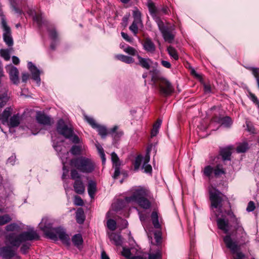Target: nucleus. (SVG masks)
<instances>
[{
  "label": "nucleus",
  "mask_w": 259,
  "mask_h": 259,
  "mask_svg": "<svg viewBox=\"0 0 259 259\" xmlns=\"http://www.w3.org/2000/svg\"><path fill=\"white\" fill-rule=\"evenodd\" d=\"M12 51L13 49L12 48L9 49H2L0 51V55L6 60L8 61L10 59V53Z\"/></svg>",
  "instance_id": "ea45409f"
},
{
  "label": "nucleus",
  "mask_w": 259,
  "mask_h": 259,
  "mask_svg": "<svg viewBox=\"0 0 259 259\" xmlns=\"http://www.w3.org/2000/svg\"><path fill=\"white\" fill-rule=\"evenodd\" d=\"M40 229L43 231L45 234L51 239L55 241L58 238L61 242L67 246L70 244V238L65 230L61 227L52 228V224L48 218H43L39 224Z\"/></svg>",
  "instance_id": "f03ea898"
},
{
  "label": "nucleus",
  "mask_w": 259,
  "mask_h": 259,
  "mask_svg": "<svg viewBox=\"0 0 259 259\" xmlns=\"http://www.w3.org/2000/svg\"><path fill=\"white\" fill-rule=\"evenodd\" d=\"M217 122L226 127H230L232 124L231 118L227 116L219 118Z\"/></svg>",
  "instance_id": "bb28decb"
},
{
  "label": "nucleus",
  "mask_w": 259,
  "mask_h": 259,
  "mask_svg": "<svg viewBox=\"0 0 259 259\" xmlns=\"http://www.w3.org/2000/svg\"><path fill=\"white\" fill-rule=\"evenodd\" d=\"M107 225L109 229L112 231H114L116 228V223L112 219H109L108 220Z\"/></svg>",
  "instance_id": "de8ad7c7"
},
{
  "label": "nucleus",
  "mask_w": 259,
  "mask_h": 259,
  "mask_svg": "<svg viewBox=\"0 0 259 259\" xmlns=\"http://www.w3.org/2000/svg\"><path fill=\"white\" fill-rule=\"evenodd\" d=\"M109 238L116 245L118 246L121 244L122 240L120 235L112 233L109 235Z\"/></svg>",
  "instance_id": "c85d7f7f"
},
{
  "label": "nucleus",
  "mask_w": 259,
  "mask_h": 259,
  "mask_svg": "<svg viewBox=\"0 0 259 259\" xmlns=\"http://www.w3.org/2000/svg\"><path fill=\"white\" fill-rule=\"evenodd\" d=\"M209 200L210 206L212 208H221L223 206L222 202L223 194L216 187H211L209 189Z\"/></svg>",
  "instance_id": "0eeeda50"
},
{
  "label": "nucleus",
  "mask_w": 259,
  "mask_h": 259,
  "mask_svg": "<svg viewBox=\"0 0 259 259\" xmlns=\"http://www.w3.org/2000/svg\"><path fill=\"white\" fill-rule=\"evenodd\" d=\"M70 164L83 173H91L96 167V163L92 159L84 156L72 159Z\"/></svg>",
  "instance_id": "7ed1b4c3"
},
{
  "label": "nucleus",
  "mask_w": 259,
  "mask_h": 259,
  "mask_svg": "<svg viewBox=\"0 0 259 259\" xmlns=\"http://www.w3.org/2000/svg\"><path fill=\"white\" fill-rule=\"evenodd\" d=\"M246 125L248 132L252 134L255 133V128L253 126L250 125L248 123H246Z\"/></svg>",
  "instance_id": "69168bd1"
},
{
  "label": "nucleus",
  "mask_w": 259,
  "mask_h": 259,
  "mask_svg": "<svg viewBox=\"0 0 259 259\" xmlns=\"http://www.w3.org/2000/svg\"><path fill=\"white\" fill-rule=\"evenodd\" d=\"M72 241L73 244L78 249L81 248V246L83 243V239L80 234H77L74 235L72 238Z\"/></svg>",
  "instance_id": "393cba45"
},
{
  "label": "nucleus",
  "mask_w": 259,
  "mask_h": 259,
  "mask_svg": "<svg viewBox=\"0 0 259 259\" xmlns=\"http://www.w3.org/2000/svg\"><path fill=\"white\" fill-rule=\"evenodd\" d=\"M151 219L152 224L155 228H159L160 225L158 222V217L157 213L156 211H153L151 214Z\"/></svg>",
  "instance_id": "a19ab883"
},
{
  "label": "nucleus",
  "mask_w": 259,
  "mask_h": 259,
  "mask_svg": "<svg viewBox=\"0 0 259 259\" xmlns=\"http://www.w3.org/2000/svg\"><path fill=\"white\" fill-rule=\"evenodd\" d=\"M33 19L39 26L42 25L46 21V20L44 19L41 14L35 15L33 17Z\"/></svg>",
  "instance_id": "c03bdc74"
},
{
  "label": "nucleus",
  "mask_w": 259,
  "mask_h": 259,
  "mask_svg": "<svg viewBox=\"0 0 259 259\" xmlns=\"http://www.w3.org/2000/svg\"><path fill=\"white\" fill-rule=\"evenodd\" d=\"M154 241L152 242L153 246L156 247L157 246L158 248H161L162 244V233L160 231L155 232L154 235Z\"/></svg>",
  "instance_id": "5701e85b"
},
{
  "label": "nucleus",
  "mask_w": 259,
  "mask_h": 259,
  "mask_svg": "<svg viewBox=\"0 0 259 259\" xmlns=\"http://www.w3.org/2000/svg\"><path fill=\"white\" fill-rule=\"evenodd\" d=\"M71 178L74 181L76 180H81V175L77 171L76 169H73L71 170L70 172Z\"/></svg>",
  "instance_id": "79ce46f5"
},
{
  "label": "nucleus",
  "mask_w": 259,
  "mask_h": 259,
  "mask_svg": "<svg viewBox=\"0 0 259 259\" xmlns=\"http://www.w3.org/2000/svg\"><path fill=\"white\" fill-rule=\"evenodd\" d=\"M249 98L254 104L257 106V107L259 109V100H258L257 97L254 94L249 92Z\"/></svg>",
  "instance_id": "8fccbe9b"
},
{
  "label": "nucleus",
  "mask_w": 259,
  "mask_h": 259,
  "mask_svg": "<svg viewBox=\"0 0 259 259\" xmlns=\"http://www.w3.org/2000/svg\"><path fill=\"white\" fill-rule=\"evenodd\" d=\"M120 174L119 166H115V171L113 176L114 179L117 178Z\"/></svg>",
  "instance_id": "680f3d73"
},
{
  "label": "nucleus",
  "mask_w": 259,
  "mask_h": 259,
  "mask_svg": "<svg viewBox=\"0 0 259 259\" xmlns=\"http://www.w3.org/2000/svg\"><path fill=\"white\" fill-rule=\"evenodd\" d=\"M150 73L152 74V81L154 86L158 88L160 92L162 90L161 88V78L159 74V71L156 69H153L152 71H150Z\"/></svg>",
  "instance_id": "ddd939ff"
},
{
  "label": "nucleus",
  "mask_w": 259,
  "mask_h": 259,
  "mask_svg": "<svg viewBox=\"0 0 259 259\" xmlns=\"http://www.w3.org/2000/svg\"><path fill=\"white\" fill-rule=\"evenodd\" d=\"M223 241L226 246L233 253L236 252L239 247L237 243L235 241H233L230 235H227L223 238Z\"/></svg>",
  "instance_id": "f8f14e48"
},
{
  "label": "nucleus",
  "mask_w": 259,
  "mask_h": 259,
  "mask_svg": "<svg viewBox=\"0 0 259 259\" xmlns=\"http://www.w3.org/2000/svg\"><path fill=\"white\" fill-rule=\"evenodd\" d=\"M38 239V234L33 229L19 234L7 233L5 236V243L8 245L0 248V255L3 258H12L16 255V250L22 243Z\"/></svg>",
  "instance_id": "f257e3e1"
},
{
  "label": "nucleus",
  "mask_w": 259,
  "mask_h": 259,
  "mask_svg": "<svg viewBox=\"0 0 259 259\" xmlns=\"http://www.w3.org/2000/svg\"><path fill=\"white\" fill-rule=\"evenodd\" d=\"M121 34L122 37L123 38V39H124L127 41H128V42L132 41L133 39L131 37H130L127 33L122 32L121 33Z\"/></svg>",
  "instance_id": "052dcab7"
},
{
  "label": "nucleus",
  "mask_w": 259,
  "mask_h": 259,
  "mask_svg": "<svg viewBox=\"0 0 259 259\" xmlns=\"http://www.w3.org/2000/svg\"><path fill=\"white\" fill-rule=\"evenodd\" d=\"M144 49L148 53H154L156 47L154 44L149 37H146L143 40L142 43Z\"/></svg>",
  "instance_id": "a211bd4d"
},
{
  "label": "nucleus",
  "mask_w": 259,
  "mask_h": 259,
  "mask_svg": "<svg viewBox=\"0 0 259 259\" xmlns=\"http://www.w3.org/2000/svg\"><path fill=\"white\" fill-rule=\"evenodd\" d=\"M29 75L28 73H22V81L26 82L29 78Z\"/></svg>",
  "instance_id": "338daca9"
},
{
  "label": "nucleus",
  "mask_w": 259,
  "mask_h": 259,
  "mask_svg": "<svg viewBox=\"0 0 259 259\" xmlns=\"http://www.w3.org/2000/svg\"><path fill=\"white\" fill-rule=\"evenodd\" d=\"M10 97L7 91L0 92V109L4 107L9 100Z\"/></svg>",
  "instance_id": "b1692460"
},
{
  "label": "nucleus",
  "mask_w": 259,
  "mask_h": 259,
  "mask_svg": "<svg viewBox=\"0 0 259 259\" xmlns=\"http://www.w3.org/2000/svg\"><path fill=\"white\" fill-rule=\"evenodd\" d=\"M255 208V204L253 201H250L247 205L246 210L248 212L253 211Z\"/></svg>",
  "instance_id": "4d7b16f0"
},
{
  "label": "nucleus",
  "mask_w": 259,
  "mask_h": 259,
  "mask_svg": "<svg viewBox=\"0 0 259 259\" xmlns=\"http://www.w3.org/2000/svg\"><path fill=\"white\" fill-rule=\"evenodd\" d=\"M142 161V157L141 156L139 155L136 158L134 163V167L135 170H138L139 168Z\"/></svg>",
  "instance_id": "603ef678"
},
{
  "label": "nucleus",
  "mask_w": 259,
  "mask_h": 259,
  "mask_svg": "<svg viewBox=\"0 0 259 259\" xmlns=\"http://www.w3.org/2000/svg\"><path fill=\"white\" fill-rule=\"evenodd\" d=\"M161 125V120L158 119L156 122L155 123L153 126L152 130L151 132V138L155 137L157 135L158 133V130Z\"/></svg>",
  "instance_id": "e433bc0d"
},
{
  "label": "nucleus",
  "mask_w": 259,
  "mask_h": 259,
  "mask_svg": "<svg viewBox=\"0 0 259 259\" xmlns=\"http://www.w3.org/2000/svg\"><path fill=\"white\" fill-rule=\"evenodd\" d=\"M124 51L129 55L134 56L137 53V51L132 47H127L124 49Z\"/></svg>",
  "instance_id": "5fc2aeb1"
},
{
  "label": "nucleus",
  "mask_w": 259,
  "mask_h": 259,
  "mask_svg": "<svg viewBox=\"0 0 259 259\" xmlns=\"http://www.w3.org/2000/svg\"><path fill=\"white\" fill-rule=\"evenodd\" d=\"M122 254L126 257H128L131 254L130 250L128 249L123 248L122 251Z\"/></svg>",
  "instance_id": "0e129e2a"
},
{
  "label": "nucleus",
  "mask_w": 259,
  "mask_h": 259,
  "mask_svg": "<svg viewBox=\"0 0 259 259\" xmlns=\"http://www.w3.org/2000/svg\"><path fill=\"white\" fill-rule=\"evenodd\" d=\"M96 184L93 181H90L88 184V193L90 196L93 198L96 192Z\"/></svg>",
  "instance_id": "c756f323"
},
{
  "label": "nucleus",
  "mask_w": 259,
  "mask_h": 259,
  "mask_svg": "<svg viewBox=\"0 0 259 259\" xmlns=\"http://www.w3.org/2000/svg\"><path fill=\"white\" fill-rule=\"evenodd\" d=\"M161 255V252L160 250H158L155 253H152L149 254V259H160Z\"/></svg>",
  "instance_id": "13d9d810"
},
{
  "label": "nucleus",
  "mask_w": 259,
  "mask_h": 259,
  "mask_svg": "<svg viewBox=\"0 0 259 259\" xmlns=\"http://www.w3.org/2000/svg\"><path fill=\"white\" fill-rule=\"evenodd\" d=\"M70 152L73 155H79L81 152L80 147L78 146H73L70 150Z\"/></svg>",
  "instance_id": "3c124183"
},
{
  "label": "nucleus",
  "mask_w": 259,
  "mask_h": 259,
  "mask_svg": "<svg viewBox=\"0 0 259 259\" xmlns=\"http://www.w3.org/2000/svg\"><path fill=\"white\" fill-rule=\"evenodd\" d=\"M13 108L11 107L6 108L4 111L0 114V121L3 124L8 123V118L12 114Z\"/></svg>",
  "instance_id": "6ab92c4d"
},
{
  "label": "nucleus",
  "mask_w": 259,
  "mask_h": 259,
  "mask_svg": "<svg viewBox=\"0 0 259 259\" xmlns=\"http://www.w3.org/2000/svg\"><path fill=\"white\" fill-rule=\"evenodd\" d=\"M21 120V116L19 114H16L10 117L8 123L6 124L11 127H17L19 125Z\"/></svg>",
  "instance_id": "412c9836"
},
{
  "label": "nucleus",
  "mask_w": 259,
  "mask_h": 259,
  "mask_svg": "<svg viewBox=\"0 0 259 259\" xmlns=\"http://www.w3.org/2000/svg\"><path fill=\"white\" fill-rule=\"evenodd\" d=\"M19 226L15 223H11L9 225H7L5 228L6 231L10 232V233H14L13 232L18 231L19 230Z\"/></svg>",
  "instance_id": "72a5a7b5"
},
{
  "label": "nucleus",
  "mask_w": 259,
  "mask_h": 259,
  "mask_svg": "<svg viewBox=\"0 0 259 259\" xmlns=\"http://www.w3.org/2000/svg\"><path fill=\"white\" fill-rule=\"evenodd\" d=\"M95 128L97 129L99 135H101L103 138H105V136L108 134V132H107L106 127L104 126L98 124Z\"/></svg>",
  "instance_id": "37998d69"
},
{
  "label": "nucleus",
  "mask_w": 259,
  "mask_h": 259,
  "mask_svg": "<svg viewBox=\"0 0 259 259\" xmlns=\"http://www.w3.org/2000/svg\"><path fill=\"white\" fill-rule=\"evenodd\" d=\"M217 224L218 229L223 231L224 233L228 234L229 231V224L227 219L225 218H218Z\"/></svg>",
  "instance_id": "dca6fc26"
},
{
  "label": "nucleus",
  "mask_w": 259,
  "mask_h": 259,
  "mask_svg": "<svg viewBox=\"0 0 259 259\" xmlns=\"http://www.w3.org/2000/svg\"><path fill=\"white\" fill-rule=\"evenodd\" d=\"M25 241L21 243L22 244L21 247H20V251L23 254H26L28 250H29L30 246H31V244L28 242H26Z\"/></svg>",
  "instance_id": "a18cd8bd"
},
{
  "label": "nucleus",
  "mask_w": 259,
  "mask_h": 259,
  "mask_svg": "<svg viewBox=\"0 0 259 259\" xmlns=\"http://www.w3.org/2000/svg\"><path fill=\"white\" fill-rule=\"evenodd\" d=\"M74 203L77 206H82L83 204L81 197L77 195L74 196Z\"/></svg>",
  "instance_id": "6e6d98bb"
},
{
  "label": "nucleus",
  "mask_w": 259,
  "mask_h": 259,
  "mask_svg": "<svg viewBox=\"0 0 259 259\" xmlns=\"http://www.w3.org/2000/svg\"><path fill=\"white\" fill-rule=\"evenodd\" d=\"M6 70L10 75L11 80L14 84H17L19 82V72L18 69L12 64H10L6 66Z\"/></svg>",
  "instance_id": "9b49d317"
},
{
  "label": "nucleus",
  "mask_w": 259,
  "mask_h": 259,
  "mask_svg": "<svg viewBox=\"0 0 259 259\" xmlns=\"http://www.w3.org/2000/svg\"><path fill=\"white\" fill-rule=\"evenodd\" d=\"M133 16L135 21L142 22L141 18V12L138 9H136L133 11Z\"/></svg>",
  "instance_id": "864d4df0"
},
{
  "label": "nucleus",
  "mask_w": 259,
  "mask_h": 259,
  "mask_svg": "<svg viewBox=\"0 0 259 259\" xmlns=\"http://www.w3.org/2000/svg\"><path fill=\"white\" fill-rule=\"evenodd\" d=\"M149 159L150 156L148 155V153H147L145 159L144 163L142 166V168L144 169V172L146 173H150L152 171L151 166L148 164L149 161Z\"/></svg>",
  "instance_id": "f704fd0d"
},
{
  "label": "nucleus",
  "mask_w": 259,
  "mask_h": 259,
  "mask_svg": "<svg viewBox=\"0 0 259 259\" xmlns=\"http://www.w3.org/2000/svg\"><path fill=\"white\" fill-rule=\"evenodd\" d=\"M147 6L151 15L157 23L160 31L162 32V21L160 18V11L157 9L151 1L148 2Z\"/></svg>",
  "instance_id": "1a4fd4ad"
},
{
  "label": "nucleus",
  "mask_w": 259,
  "mask_h": 259,
  "mask_svg": "<svg viewBox=\"0 0 259 259\" xmlns=\"http://www.w3.org/2000/svg\"><path fill=\"white\" fill-rule=\"evenodd\" d=\"M28 67L32 73V78L37 82H39L40 80V72L38 69L31 62H29Z\"/></svg>",
  "instance_id": "aec40b11"
},
{
  "label": "nucleus",
  "mask_w": 259,
  "mask_h": 259,
  "mask_svg": "<svg viewBox=\"0 0 259 259\" xmlns=\"http://www.w3.org/2000/svg\"><path fill=\"white\" fill-rule=\"evenodd\" d=\"M12 220V218L8 214L0 215V226L7 224L11 222Z\"/></svg>",
  "instance_id": "4c0bfd02"
},
{
  "label": "nucleus",
  "mask_w": 259,
  "mask_h": 259,
  "mask_svg": "<svg viewBox=\"0 0 259 259\" xmlns=\"http://www.w3.org/2000/svg\"><path fill=\"white\" fill-rule=\"evenodd\" d=\"M203 89L204 91L206 93H209L211 92V87L209 84H206L203 82Z\"/></svg>",
  "instance_id": "e2e57ef3"
},
{
  "label": "nucleus",
  "mask_w": 259,
  "mask_h": 259,
  "mask_svg": "<svg viewBox=\"0 0 259 259\" xmlns=\"http://www.w3.org/2000/svg\"><path fill=\"white\" fill-rule=\"evenodd\" d=\"M249 148V145L247 142L239 143L237 145L236 151L238 153H245Z\"/></svg>",
  "instance_id": "a878e982"
},
{
  "label": "nucleus",
  "mask_w": 259,
  "mask_h": 259,
  "mask_svg": "<svg viewBox=\"0 0 259 259\" xmlns=\"http://www.w3.org/2000/svg\"><path fill=\"white\" fill-rule=\"evenodd\" d=\"M84 118L86 121L94 128L96 127L98 124L96 122L95 120L92 117L88 116L87 115L84 116Z\"/></svg>",
  "instance_id": "09e8293b"
},
{
  "label": "nucleus",
  "mask_w": 259,
  "mask_h": 259,
  "mask_svg": "<svg viewBox=\"0 0 259 259\" xmlns=\"http://www.w3.org/2000/svg\"><path fill=\"white\" fill-rule=\"evenodd\" d=\"M176 35V31L174 25L164 26L163 24V39L165 42L172 44L174 41Z\"/></svg>",
  "instance_id": "9d476101"
},
{
  "label": "nucleus",
  "mask_w": 259,
  "mask_h": 259,
  "mask_svg": "<svg viewBox=\"0 0 259 259\" xmlns=\"http://www.w3.org/2000/svg\"><path fill=\"white\" fill-rule=\"evenodd\" d=\"M118 126L115 125L111 128L108 134L110 135L114 139L119 138L122 134V132H117Z\"/></svg>",
  "instance_id": "c9c22d12"
},
{
  "label": "nucleus",
  "mask_w": 259,
  "mask_h": 259,
  "mask_svg": "<svg viewBox=\"0 0 259 259\" xmlns=\"http://www.w3.org/2000/svg\"><path fill=\"white\" fill-rule=\"evenodd\" d=\"M111 159L115 166L120 165L119 159L115 152H112L111 153Z\"/></svg>",
  "instance_id": "49530a36"
},
{
  "label": "nucleus",
  "mask_w": 259,
  "mask_h": 259,
  "mask_svg": "<svg viewBox=\"0 0 259 259\" xmlns=\"http://www.w3.org/2000/svg\"><path fill=\"white\" fill-rule=\"evenodd\" d=\"M73 188L74 191L78 194H82L85 191V186L83 183L82 180H76L73 184Z\"/></svg>",
  "instance_id": "4be33fe9"
},
{
  "label": "nucleus",
  "mask_w": 259,
  "mask_h": 259,
  "mask_svg": "<svg viewBox=\"0 0 259 259\" xmlns=\"http://www.w3.org/2000/svg\"><path fill=\"white\" fill-rule=\"evenodd\" d=\"M57 132L66 138L69 139L73 143H78L79 142L78 137L73 135V130L71 127H68L63 119H60L57 123Z\"/></svg>",
  "instance_id": "39448f33"
},
{
  "label": "nucleus",
  "mask_w": 259,
  "mask_h": 259,
  "mask_svg": "<svg viewBox=\"0 0 259 259\" xmlns=\"http://www.w3.org/2000/svg\"><path fill=\"white\" fill-rule=\"evenodd\" d=\"M12 59L13 63L14 64L18 65L20 61H19V58L17 57L13 56L12 57Z\"/></svg>",
  "instance_id": "774afa93"
},
{
  "label": "nucleus",
  "mask_w": 259,
  "mask_h": 259,
  "mask_svg": "<svg viewBox=\"0 0 259 259\" xmlns=\"http://www.w3.org/2000/svg\"><path fill=\"white\" fill-rule=\"evenodd\" d=\"M148 192L145 189H140L136 190L132 196L126 198L127 201H134L137 203L141 207L148 209L150 206V203L148 200Z\"/></svg>",
  "instance_id": "20e7f679"
},
{
  "label": "nucleus",
  "mask_w": 259,
  "mask_h": 259,
  "mask_svg": "<svg viewBox=\"0 0 259 259\" xmlns=\"http://www.w3.org/2000/svg\"><path fill=\"white\" fill-rule=\"evenodd\" d=\"M84 211L82 208H79L76 212V220L78 224H81L84 221Z\"/></svg>",
  "instance_id": "7c9ffc66"
},
{
  "label": "nucleus",
  "mask_w": 259,
  "mask_h": 259,
  "mask_svg": "<svg viewBox=\"0 0 259 259\" xmlns=\"http://www.w3.org/2000/svg\"><path fill=\"white\" fill-rule=\"evenodd\" d=\"M142 23V22L135 21L133 22L132 25L130 26V30L133 33L134 35L136 36L138 32V26Z\"/></svg>",
  "instance_id": "58836bf2"
},
{
  "label": "nucleus",
  "mask_w": 259,
  "mask_h": 259,
  "mask_svg": "<svg viewBox=\"0 0 259 259\" xmlns=\"http://www.w3.org/2000/svg\"><path fill=\"white\" fill-rule=\"evenodd\" d=\"M36 119L37 122L41 124L50 125L52 124L51 118L49 116L41 112L37 113Z\"/></svg>",
  "instance_id": "f3484780"
},
{
  "label": "nucleus",
  "mask_w": 259,
  "mask_h": 259,
  "mask_svg": "<svg viewBox=\"0 0 259 259\" xmlns=\"http://www.w3.org/2000/svg\"><path fill=\"white\" fill-rule=\"evenodd\" d=\"M233 148V146L232 145L220 148L219 153L222 156L223 161L231 160V156L232 155V150Z\"/></svg>",
  "instance_id": "4468645a"
},
{
  "label": "nucleus",
  "mask_w": 259,
  "mask_h": 259,
  "mask_svg": "<svg viewBox=\"0 0 259 259\" xmlns=\"http://www.w3.org/2000/svg\"><path fill=\"white\" fill-rule=\"evenodd\" d=\"M138 59L139 60V64L142 67L147 69H149L150 68V63L151 61L149 59L144 58L139 55L138 56Z\"/></svg>",
  "instance_id": "cd10ccee"
},
{
  "label": "nucleus",
  "mask_w": 259,
  "mask_h": 259,
  "mask_svg": "<svg viewBox=\"0 0 259 259\" xmlns=\"http://www.w3.org/2000/svg\"><path fill=\"white\" fill-rule=\"evenodd\" d=\"M0 20L1 21L2 27L4 31L3 37L4 41L9 46L11 47L13 45V39L11 35V30L8 25L5 16L0 13Z\"/></svg>",
  "instance_id": "6e6552de"
},
{
  "label": "nucleus",
  "mask_w": 259,
  "mask_h": 259,
  "mask_svg": "<svg viewBox=\"0 0 259 259\" xmlns=\"http://www.w3.org/2000/svg\"><path fill=\"white\" fill-rule=\"evenodd\" d=\"M191 74L194 76L196 78L198 79L200 81L203 80L202 76L197 73L194 68H191L190 71Z\"/></svg>",
  "instance_id": "bf43d9fd"
},
{
  "label": "nucleus",
  "mask_w": 259,
  "mask_h": 259,
  "mask_svg": "<svg viewBox=\"0 0 259 259\" xmlns=\"http://www.w3.org/2000/svg\"><path fill=\"white\" fill-rule=\"evenodd\" d=\"M167 51L171 58L175 60L179 59V55L176 49L171 46H169L167 48Z\"/></svg>",
  "instance_id": "2f4dec72"
},
{
  "label": "nucleus",
  "mask_w": 259,
  "mask_h": 259,
  "mask_svg": "<svg viewBox=\"0 0 259 259\" xmlns=\"http://www.w3.org/2000/svg\"><path fill=\"white\" fill-rule=\"evenodd\" d=\"M115 58L120 60L123 62H125L127 64L132 63L134 62V60L133 58L131 57H128L127 56H125L121 54H118L115 56Z\"/></svg>",
  "instance_id": "473e14b6"
},
{
  "label": "nucleus",
  "mask_w": 259,
  "mask_h": 259,
  "mask_svg": "<svg viewBox=\"0 0 259 259\" xmlns=\"http://www.w3.org/2000/svg\"><path fill=\"white\" fill-rule=\"evenodd\" d=\"M175 91L171 83L166 79L163 77V96L171 95Z\"/></svg>",
  "instance_id": "2eb2a0df"
},
{
  "label": "nucleus",
  "mask_w": 259,
  "mask_h": 259,
  "mask_svg": "<svg viewBox=\"0 0 259 259\" xmlns=\"http://www.w3.org/2000/svg\"><path fill=\"white\" fill-rule=\"evenodd\" d=\"M203 176L207 177L209 180L212 178V174L216 178L221 177L222 175H225L226 172L223 165L220 164H217L214 167L210 165L205 166L202 171Z\"/></svg>",
  "instance_id": "423d86ee"
}]
</instances>
